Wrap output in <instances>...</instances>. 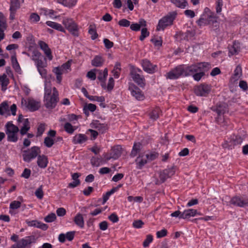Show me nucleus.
<instances>
[{
    "label": "nucleus",
    "mask_w": 248,
    "mask_h": 248,
    "mask_svg": "<svg viewBox=\"0 0 248 248\" xmlns=\"http://www.w3.org/2000/svg\"><path fill=\"white\" fill-rule=\"evenodd\" d=\"M183 70L184 77L193 76L203 67L207 69L211 68V64L207 62H199L191 65H181Z\"/></svg>",
    "instance_id": "f257e3e1"
},
{
    "label": "nucleus",
    "mask_w": 248,
    "mask_h": 248,
    "mask_svg": "<svg viewBox=\"0 0 248 248\" xmlns=\"http://www.w3.org/2000/svg\"><path fill=\"white\" fill-rule=\"evenodd\" d=\"M18 127L14 125L12 122H8L5 125V133L7 136V140L9 142H16L17 141Z\"/></svg>",
    "instance_id": "f03ea898"
},
{
    "label": "nucleus",
    "mask_w": 248,
    "mask_h": 248,
    "mask_svg": "<svg viewBox=\"0 0 248 248\" xmlns=\"http://www.w3.org/2000/svg\"><path fill=\"white\" fill-rule=\"evenodd\" d=\"M177 15L176 12H172L168 13L166 16L159 20L156 27V30H164L167 27L172 25L174 20Z\"/></svg>",
    "instance_id": "7ed1b4c3"
},
{
    "label": "nucleus",
    "mask_w": 248,
    "mask_h": 248,
    "mask_svg": "<svg viewBox=\"0 0 248 248\" xmlns=\"http://www.w3.org/2000/svg\"><path fill=\"white\" fill-rule=\"evenodd\" d=\"M40 153V148L38 146H34L30 149L23 151V159L25 162H30L31 160L38 157Z\"/></svg>",
    "instance_id": "20e7f679"
},
{
    "label": "nucleus",
    "mask_w": 248,
    "mask_h": 248,
    "mask_svg": "<svg viewBox=\"0 0 248 248\" xmlns=\"http://www.w3.org/2000/svg\"><path fill=\"white\" fill-rule=\"evenodd\" d=\"M59 100L58 92L55 87H53L51 96L44 98V105L47 108L51 109L55 108Z\"/></svg>",
    "instance_id": "39448f33"
},
{
    "label": "nucleus",
    "mask_w": 248,
    "mask_h": 248,
    "mask_svg": "<svg viewBox=\"0 0 248 248\" xmlns=\"http://www.w3.org/2000/svg\"><path fill=\"white\" fill-rule=\"evenodd\" d=\"M36 239L33 235L26 236L21 239L16 244H15L10 248H31V245L35 243Z\"/></svg>",
    "instance_id": "423d86ee"
},
{
    "label": "nucleus",
    "mask_w": 248,
    "mask_h": 248,
    "mask_svg": "<svg viewBox=\"0 0 248 248\" xmlns=\"http://www.w3.org/2000/svg\"><path fill=\"white\" fill-rule=\"evenodd\" d=\"M62 24L65 28L74 36L79 35V28L77 23L72 18H65L62 20Z\"/></svg>",
    "instance_id": "0eeeda50"
},
{
    "label": "nucleus",
    "mask_w": 248,
    "mask_h": 248,
    "mask_svg": "<svg viewBox=\"0 0 248 248\" xmlns=\"http://www.w3.org/2000/svg\"><path fill=\"white\" fill-rule=\"evenodd\" d=\"M142 71L135 67H131L130 69V75L133 80L140 87H144L145 85V80L144 77L140 75Z\"/></svg>",
    "instance_id": "6e6552de"
},
{
    "label": "nucleus",
    "mask_w": 248,
    "mask_h": 248,
    "mask_svg": "<svg viewBox=\"0 0 248 248\" xmlns=\"http://www.w3.org/2000/svg\"><path fill=\"white\" fill-rule=\"evenodd\" d=\"M211 86L206 83H202L196 86L194 88L195 94L199 96H207L210 93Z\"/></svg>",
    "instance_id": "1a4fd4ad"
},
{
    "label": "nucleus",
    "mask_w": 248,
    "mask_h": 248,
    "mask_svg": "<svg viewBox=\"0 0 248 248\" xmlns=\"http://www.w3.org/2000/svg\"><path fill=\"white\" fill-rule=\"evenodd\" d=\"M175 169L176 167L172 166L160 171L159 175L160 181L162 183H164L168 178H170L175 174Z\"/></svg>",
    "instance_id": "9d476101"
},
{
    "label": "nucleus",
    "mask_w": 248,
    "mask_h": 248,
    "mask_svg": "<svg viewBox=\"0 0 248 248\" xmlns=\"http://www.w3.org/2000/svg\"><path fill=\"white\" fill-rule=\"evenodd\" d=\"M183 70L182 65H180L168 72L166 78L170 79H176L181 76L184 77Z\"/></svg>",
    "instance_id": "9b49d317"
},
{
    "label": "nucleus",
    "mask_w": 248,
    "mask_h": 248,
    "mask_svg": "<svg viewBox=\"0 0 248 248\" xmlns=\"http://www.w3.org/2000/svg\"><path fill=\"white\" fill-rule=\"evenodd\" d=\"M131 92V95L138 100H142L144 96L141 91L137 86L133 83L130 84L128 88Z\"/></svg>",
    "instance_id": "f8f14e48"
},
{
    "label": "nucleus",
    "mask_w": 248,
    "mask_h": 248,
    "mask_svg": "<svg viewBox=\"0 0 248 248\" xmlns=\"http://www.w3.org/2000/svg\"><path fill=\"white\" fill-rule=\"evenodd\" d=\"M10 20H14L16 11L20 8V2L19 0H11L10 2Z\"/></svg>",
    "instance_id": "ddd939ff"
},
{
    "label": "nucleus",
    "mask_w": 248,
    "mask_h": 248,
    "mask_svg": "<svg viewBox=\"0 0 248 248\" xmlns=\"http://www.w3.org/2000/svg\"><path fill=\"white\" fill-rule=\"evenodd\" d=\"M248 197H244L239 196H235L233 197L230 201V203L234 206L240 207H244L246 206L247 203V199Z\"/></svg>",
    "instance_id": "4468645a"
},
{
    "label": "nucleus",
    "mask_w": 248,
    "mask_h": 248,
    "mask_svg": "<svg viewBox=\"0 0 248 248\" xmlns=\"http://www.w3.org/2000/svg\"><path fill=\"white\" fill-rule=\"evenodd\" d=\"M215 14H211V15H203L197 21V23L198 26L202 27L206 25H210L211 21V17L214 16Z\"/></svg>",
    "instance_id": "2eb2a0df"
},
{
    "label": "nucleus",
    "mask_w": 248,
    "mask_h": 248,
    "mask_svg": "<svg viewBox=\"0 0 248 248\" xmlns=\"http://www.w3.org/2000/svg\"><path fill=\"white\" fill-rule=\"evenodd\" d=\"M211 109L216 112L218 116L223 115L226 112L228 111V106L225 103L217 104L216 106L212 107Z\"/></svg>",
    "instance_id": "dca6fc26"
},
{
    "label": "nucleus",
    "mask_w": 248,
    "mask_h": 248,
    "mask_svg": "<svg viewBox=\"0 0 248 248\" xmlns=\"http://www.w3.org/2000/svg\"><path fill=\"white\" fill-rule=\"evenodd\" d=\"M141 64L143 70L146 72L152 74L155 72L156 66L153 65L149 60L147 59L143 60Z\"/></svg>",
    "instance_id": "f3484780"
},
{
    "label": "nucleus",
    "mask_w": 248,
    "mask_h": 248,
    "mask_svg": "<svg viewBox=\"0 0 248 248\" xmlns=\"http://www.w3.org/2000/svg\"><path fill=\"white\" fill-rule=\"evenodd\" d=\"M94 70L96 71L98 73L97 78L101 82L102 87L105 88V81L108 75V69L106 68L103 71L97 69H94Z\"/></svg>",
    "instance_id": "a211bd4d"
},
{
    "label": "nucleus",
    "mask_w": 248,
    "mask_h": 248,
    "mask_svg": "<svg viewBox=\"0 0 248 248\" xmlns=\"http://www.w3.org/2000/svg\"><path fill=\"white\" fill-rule=\"evenodd\" d=\"M91 126L93 128L98 130L101 133H105L108 129V126L105 124H101L99 121H93L91 124Z\"/></svg>",
    "instance_id": "6ab92c4d"
},
{
    "label": "nucleus",
    "mask_w": 248,
    "mask_h": 248,
    "mask_svg": "<svg viewBox=\"0 0 248 248\" xmlns=\"http://www.w3.org/2000/svg\"><path fill=\"white\" fill-rule=\"evenodd\" d=\"M38 45L40 48L43 50L49 60H52L53 57L51 54V51L49 48L48 45L42 41H39L38 42Z\"/></svg>",
    "instance_id": "aec40b11"
},
{
    "label": "nucleus",
    "mask_w": 248,
    "mask_h": 248,
    "mask_svg": "<svg viewBox=\"0 0 248 248\" xmlns=\"http://www.w3.org/2000/svg\"><path fill=\"white\" fill-rule=\"evenodd\" d=\"M26 222L29 226L35 227L44 231L46 230L48 227L47 224L37 220L27 221Z\"/></svg>",
    "instance_id": "412c9836"
},
{
    "label": "nucleus",
    "mask_w": 248,
    "mask_h": 248,
    "mask_svg": "<svg viewBox=\"0 0 248 248\" xmlns=\"http://www.w3.org/2000/svg\"><path fill=\"white\" fill-rule=\"evenodd\" d=\"M197 214L200 215V214L197 212V210L188 209L185 210L183 212H182V215L180 216V218H189L191 217H194Z\"/></svg>",
    "instance_id": "4be33fe9"
},
{
    "label": "nucleus",
    "mask_w": 248,
    "mask_h": 248,
    "mask_svg": "<svg viewBox=\"0 0 248 248\" xmlns=\"http://www.w3.org/2000/svg\"><path fill=\"white\" fill-rule=\"evenodd\" d=\"M40 107V103L32 98L28 99V109L31 111H35Z\"/></svg>",
    "instance_id": "5701e85b"
},
{
    "label": "nucleus",
    "mask_w": 248,
    "mask_h": 248,
    "mask_svg": "<svg viewBox=\"0 0 248 248\" xmlns=\"http://www.w3.org/2000/svg\"><path fill=\"white\" fill-rule=\"evenodd\" d=\"M48 158L45 155H40L37 157V164L42 169L46 168L48 164Z\"/></svg>",
    "instance_id": "b1692460"
},
{
    "label": "nucleus",
    "mask_w": 248,
    "mask_h": 248,
    "mask_svg": "<svg viewBox=\"0 0 248 248\" xmlns=\"http://www.w3.org/2000/svg\"><path fill=\"white\" fill-rule=\"evenodd\" d=\"M88 138L85 135L78 134L73 137L72 142L75 144H81L86 142Z\"/></svg>",
    "instance_id": "393cba45"
},
{
    "label": "nucleus",
    "mask_w": 248,
    "mask_h": 248,
    "mask_svg": "<svg viewBox=\"0 0 248 248\" xmlns=\"http://www.w3.org/2000/svg\"><path fill=\"white\" fill-rule=\"evenodd\" d=\"M229 56H232L237 54L240 51L239 44L234 41L232 46H228Z\"/></svg>",
    "instance_id": "a878e982"
},
{
    "label": "nucleus",
    "mask_w": 248,
    "mask_h": 248,
    "mask_svg": "<svg viewBox=\"0 0 248 248\" xmlns=\"http://www.w3.org/2000/svg\"><path fill=\"white\" fill-rule=\"evenodd\" d=\"M105 62V59L100 55H96L92 60L91 63L95 67L102 66Z\"/></svg>",
    "instance_id": "bb28decb"
},
{
    "label": "nucleus",
    "mask_w": 248,
    "mask_h": 248,
    "mask_svg": "<svg viewBox=\"0 0 248 248\" xmlns=\"http://www.w3.org/2000/svg\"><path fill=\"white\" fill-rule=\"evenodd\" d=\"M122 148L120 145L114 146L111 150V155H112V159H117L122 155Z\"/></svg>",
    "instance_id": "cd10ccee"
},
{
    "label": "nucleus",
    "mask_w": 248,
    "mask_h": 248,
    "mask_svg": "<svg viewBox=\"0 0 248 248\" xmlns=\"http://www.w3.org/2000/svg\"><path fill=\"white\" fill-rule=\"evenodd\" d=\"M30 129V122L28 119H25L24 120V122L23 123V126L19 130L20 133L21 135H26L27 133V132Z\"/></svg>",
    "instance_id": "c85d7f7f"
},
{
    "label": "nucleus",
    "mask_w": 248,
    "mask_h": 248,
    "mask_svg": "<svg viewBox=\"0 0 248 248\" xmlns=\"http://www.w3.org/2000/svg\"><path fill=\"white\" fill-rule=\"evenodd\" d=\"M46 24L49 27H51L52 28H53L55 30H57L59 31H61L62 32H64L65 30L62 27V26L59 23H57L56 22H54L51 21H48L46 22Z\"/></svg>",
    "instance_id": "c756f323"
},
{
    "label": "nucleus",
    "mask_w": 248,
    "mask_h": 248,
    "mask_svg": "<svg viewBox=\"0 0 248 248\" xmlns=\"http://www.w3.org/2000/svg\"><path fill=\"white\" fill-rule=\"evenodd\" d=\"M74 221L75 224L79 226L80 228H82L84 225V221L82 215L78 213L74 217Z\"/></svg>",
    "instance_id": "7c9ffc66"
},
{
    "label": "nucleus",
    "mask_w": 248,
    "mask_h": 248,
    "mask_svg": "<svg viewBox=\"0 0 248 248\" xmlns=\"http://www.w3.org/2000/svg\"><path fill=\"white\" fill-rule=\"evenodd\" d=\"M209 69H207L206 67H203L202 69H200L199 71L196 72L193 75V78L194 80L199 81L205 75V72L207 71Z\"/></svg>",
    "instance_id": "2f4dec72"
},
{
    "label": "nucleus",
    "mask_w": 248,
    "mask_h": 248,
    "mask_svg": "<svg viewBox=\"0 0 248 248\" xmlns=\"http://www.w3.org/2000/svg\"><path fill=\"white\" fill-rule=\"evenodd\" d=\"M9 83V80L5 74L0 76V84L2 86V90L5 91Z\"/></svg>",
    "instance_id": "473e14b6"
},
{
    "label": "nucleus",
    "mask_w": 248,
    "mask_h": 248,
    "mask_svg": "<svg viewBox=\"0 0 248 248\" xmlns=\"http://www.w3.org/2000/svg\"><path fill=\"white\" fill-rule=\"evenodd\" d=\"M58 2L68 7H72L75 6L77 3V0H56Z\"/></svg>",
    "instance_id": "72a5a7b5"
},
{
    "label": "nucleus",
    "mask_w": 248,
    "mask_h": 248,
    "mask_svg": "<svg viewBox=\"0 0 248 248\" xmlns=\"http://www.w3.org/2000/svg\"><path fill=\"white\" fill-rule=\"evenodd\" d=\"M211 18H212V19H211L210 25H209V27L213 31H216L219 28V23L217 21V17L215 15L214 16L211 17Z\"/></svg>",
    "instance_id": "f704fd0d"
},
{
    "label": "nucleus",
    "mask_w": 248,
    "mask_h": 248,
    "mask_svg": "<svg viewBox=\"0 0 248 248\" xmlns=\"http://www.w3.org/2000/svg\"><path fill=\"white\" fill-rule=\"evenodd\" d=\"M11 62L13 68L16 72L19 73L21 71V68L17 62L16 55L12 56Z\"/></svg>",
    "instance_id": "c9c22d12"
},
{
    "label": "nucleus",
    "mask_w": 248,
    "mask_h": 248,
    "mask_svg": "<svg viewBox=\"0 0 248 248\" xmlns=\"http://www.w3.org/2000/svg\"><path fill=\"white\" fill-rule=\"evenodd\" d=\"M137 168L138 169H141L147 163L146 159L143 158L140 156L138 157L135 160Z\"/></svg>",
    "instance_id": "e433bc0d"
},
{
    "label": "nucleus",
    "mask_w": 248,
    "mask_h": 248,
    "mask_svg": "<svg viewBox=\"0 0 248 248\" xmlns=\"http://www.w3.org/2000/svg\"><path fill=\"white\" fill-rule=\"evenodd\" d=\"M171 2L174 4L176 7L184 9L187 5L186 0H170Z\"/></svg>",
    "instance_id": "4c0bfd02"
},
{
    "label": "nucleus",
    "mask_w": 248,
    "mask_h": 248,
    "mask_svg": "<svg viewBox=\"0 0 248 248\" xmlns=\"http://www.w3.org/2000/svg\"><path fill=\"white\" fill-rule=\"evenodd\" d=\"M160 110L159 108H155L150 113V118L153 120H156L159 116Z\"/></svg>",
    "instance_id": "58836bf2"
},
{
    "label": "nucleus",
    "mask_w": 248,
    "mask_h": 248,
    "mask_svg": "<svg viewBox=\"0 0 248 248\" xmlns=\"http://www.w3.org/2000/svg\"><path fill=\"white\" fill-rule=\"evenodd\" d=\"M88 32L91 35V37L92 40H95L98 36L94 25H91L90 26Z\"/></svg>",
    "instance_id": "ea45409f"
},
{
    "label": "nucleus",
    "mask_w": 248,
    "mask_h": 248,
    "mask_svg": "<svg viewBox=\"0 0 248 248\" xmlns=\"http://www.w3.org/2000/svg\"><path fill=\"white\" fill-rule=\"evenodd\" d=\"M52 88L50 82H46L45 87L44 98L52 95Z\"/></svg>",
    "instance_id": "a19ab883"
},
{
    "label": "nucleus",
    "mask_w": 248,
    "mask_h": 248,
    "mask_svg": "<svg viewBox=\"0 0 248 248\" xmlns=\"http://www.w3.org/2000/svg\"><path fill=\"white\" fill-rule=\"evenodd\" d=\"M8 110V105L4 101L0 104V115H3Z\"/></svg>",
    "instance_id": "79ce46f5"
},
{
    "label": "nucleus",
    "mask_w": 248,
    "mask_h": 248,
    "mask_svg": "<svg viewBox=\"0 0 248 248\" xmlns=\"http://www.w3.org/2000/svg\"><path fill=\"white\" fill-rule=\"evenodd\" d=\"M7 27L6 18L3 14L0 12V29H6Z\"/></svg>",
    "instance_id": "37998d69"
},
{
    "label": "nucleus",
    "mask_w": 248,
    "mask_h": 248,
    "mask_svg": "<svg viewBox=\"0 0 248 248\" xmlns=\"http://www.w3.org/2000/svg\"><path fill=\"white\" fill-rule=\"evenodd\" d=\"M64 129L66 132L70 134H73L76 129L70 123L68 122L65 124Z\"/></svg>",
    "instance_id": "c03bdc74"
},
{
    "label": "nucleus",
    "mask_w": 248,
    "mask_h": 248,
    "mask_svg": "<svg viewBox=\"0 0 248 248\" xmlns=\"http://www.w3.org/2000/svg\"><path fill=\"white\" fill-rule=\"evenodd\" d=\"M242 75V68L239 65H237L234 70L233 78L238 79Z\"/></svg>",
    "instance_id": "a18cd8bd"
},
{
    "label": "nucleus",
    "mask_w": 248,
    "mask_h": 248,
    "mask_svg": "<svg viewBox=\"0 0 248 248\" xmlns=\"http://www.w3.org/2000/svg\"><path fill=\"white\" fill-rule=\"evenodd\" d=\"M102 159L101 158L93 157L91 159V163L93 166H99L102 164Z\"/></svg>",
    "instance_id": "49530a36"
},
{
    "label": "nucleus",
    "mask_w": 248,
    "mask_h": 248,
    "mask_svg": "<svg viewBox=\"0 0 248 248\" xmlns=\"http://www.w3.org/2000/svg\"><path fill=\"white\" fill-rule=\"evenodd\" d=\"M43 186L41 185L35 191V195L39 199H42L44 196Z\"/></svg>",
    "instance_id": "de8ad7c7"
},
{
    "label": "nucleus",
    "mask_w": 248,
    "mask_h": 248,
    "mask_svg": "<svg viewBox=\"0 0 248 248\" xmlns=\"http://www.w3.org/2000/svg\"><path fill=\"white\" fill-rule=\"evenodd\" d=\"M46 124H40L37 127V132L36 137H40L42 135L45 130Z\"/></svg>",
    "instance_id": "09e8293b"
},
{
    "label": "nucleus",
    "mask_w": 248,
    "mask_h": 248,
    "mask_svg": "<svg viewBox=\"0 0 248 248\" xmlns=\"http://www.w3.org/2000/svg\"><path fill=\"white\" fill-rule=\"evenodd\" d=\"M158 154L155 152H152L146 155V157L147 159L150 161H153L158 156Z\"/></svg>",
    "instance_id": "8fccbe9b"
},
{
    "label": "nucleus",
    "mask_w": 248,
    "mask_h": 248,
    "mask_svg": "<svg viewBox=\"0 0 248 248\" xmlns=\"http://www.w3.org/2000/svg\"><path fill=\"white\" fill-rule=\"evenodd\" d=\"M54 143V140L49 137H46L44 139V144L46 146L50 148L53 146Z\"/></svg>",
    "instance_id": "3c124183"
},
{
    "label": "nucleus",
    "mask_w": 248,
    "mask_h": 248,
    "mask_svg": "<svg viewBox=\"0 0 248 248\" xmlns=\"http://www.w3.org/2000/svg\"><path fill=\"white\" fill-rule=\"evenodd\" d=\"M127 200L129 202H141L143 201V198L141 196H137V197H133L132 196H129L127 197Z\"/></svg>",
    "instance_id": "603ef678"
},
{
    "label": "nucleus",
    "mask_w": 248,
    "mask_h": 248,
    "mask_svg": "<svg viewBox=\"0 0 248 248\" xmlns=\"http://www.w3.org/2000/svg\"><path fill=\"white\" fill-rule=\"evenodd\" d=\"M56 219V215L54 213H51L46 216L44 220L46 222H52Z\"/></svg>",
    "instance_id": "864d4df0"
},
{
    "label": "nucleus",
    "mask_w": 248,
    "mask_h": 248,
    "mask_svg": "<svg viewBox=\"0 0 248 248\" xmlns=\"http://www.w3.org/2000/svg\"><path fill=\"white\" fill-rule=\"evenodd\" d=\"M149 35V32L147 31V28H142L141 31V35L140 37V40L143 41L146 37Z\"/></svg>",
    "instance_id": "5fc2aeb1"
},
{
    "label": "nucleus",
    "mask_w": 248,
    "mask_h": 248,
    "mask_svg": "<svg viewBox=\"0 0 248 248\" xmlns=\"http://www.w3.org/2000/svg\"><path fill=\"white\" fill-rule=\"evenodd\" d=\"M89 99L91 101L97 102H105V97L102 96H97L91 95V96L89 97Z\"/></svg>",
    "instance_id": "6e6d98bb"
},
{
    "label": "nucleus",
    "mask_w": 248,
    "mask_h": 248,
    "mask_svg": "<svg viewBox=\"0 0 248 248\" xmlns=\"http://www.w3.org/2000/svg\"><path fill=\"white\" fill-rule=\"evenodd\" d=\"M21 202L14 201L11 202L10 204V208L12 209H17L21 206Z\"/></svg>",
    "instance_id": "4d7b16f0"
},
{
    "label": "nucleus",
    "mask_w": 248,
    "mask_h": 248,
    "mask_svg": "<svg viewBox=\"0 0 248 248\" xmlns=\"http://www.w3.org/2000/svg\"><path fill=\"white\" fill-rule=\"evenodd\" d=\"M232 140L233 141L234 144L236 145L241 144L243 142V138L240 136L237 135L233 136Z\"/></svg>",
    "instance_id": "13d9d810"
},
{
    "label": "nucleus",
    "mask_w": 248,
    "mask_h": 248,
    "mask_svg": "<svg viewBox=\"0 0 248 248\" xmlns=\"http://www.w3.org/2000/svg\"><path fill=\"white\" fill-rule=\"evenodd\" d=\"M118 24L121 27H127L130 26V22L126 19H122L119 20Z\"/></svg>",
    "instance_id": "bf43d9fd"
},
{
    "label": "nucleus",
    "mask_w": 248,
    "mask_h": 248,
    "mask_svg": "<svg viewBox=\"0 0 248 248\" xmlns=\"http://www.w3.org/2000/svg\"><path fill=\"white\" fill-rule=\"evenodd\" d=\"M41 57V54L38 51L34 50L32 52L31 59L35 62Z\"/></svg>",
    "instance_id": "052dcab7"
},
{
    "label": "nucleus",
    "mask_w": 248,
    "mask_h": 248,
    "mask_svg": "<svg viewBox=\"0 0 248 248\" xmlns=\"http://www.w3.org/2000/svg\"><path fill=\"white\" fill-rule=\"evenodd\" d=\"M153 241V236L152 235L149 234L146 236V239L144 241L143 243V246L144 247H147L149 246V244L151 243Z\"/></svg>",
    "instance_id": "680f3d73"
},
{
    "label": "nucleus",
    "mask_w": 248,
    "mask_h": 248,
    "mask_svg": "<svg viewBox=\"0 0 248 248\" xmlns=\"http://www.w3.org/2000/svg\"><path fill=\"white\" fill-rule=\"evenodd\" d=\"M95 72H96V71H94V69L89 71L87 74V78L93 80H95L96 79V74Z\"/></svg>",
    "instance_id": "e2e57ef3"
},
{
    "label": "nucleus",
    "mask_w": 248,
    "mask_h": 248,
    "mask_svg": "<svg viewBox=\"0 0 248 248\" xmlns=\"http://www.w3.org/2000/svg\"><path fill=\"white\" fill-rule=\"evenodd\" d=\"M216 12L218 14L221 12L222 6L223 5L222 0H217L216 1Z\"/></svg>",
    "instance_id": "0e129e2a"
},
{
    "label": "nucleus",
    "mask_w": 248,
    "mask_h": 248,
    "mask_svg": "<svg viewBox=\"0 0 248 248\" xmlns=\"http://www.w3.org/2000/svg\"><path fill=\"white\" fill-rule=\"evenodd\" d=\"M41 58H42L41 57L39 59H38L35 62L37 68L45 67L46 66V62H44V61L42 60Z\"/></svg>",
    "instance_id": "69168bd1"
},
{
    "label": "nucleus",
    "mask_w": 248,
    "mask_h": 248,
    "mask_svg": "<svg viewBox=\"0 0 248 248\" xmlns=\"http://www.w3.org/2000/svg\"><path fill=\"white\" fill-rule=\"evenodd\" d=\"M144 224V222L141 220H135L133 223V226L135 228H140Z\"/></svg>",
    "instance_id": "338daca9"
},
{
    "label": "nucleus",
    "mask_w": 248,
    "mask_h": 248,
    "mask_svg": "<svg viewBox=\"0 0 248 248\" xmlns=\"http://www.w3.org/2000/svg\"><path fill=\"white\" fill-rule=\"evenodd\" d=\"M105 47L107 49H110L113 46V43L109 41L108 39L105 38L103 40Z\"/></svg>",
    "instance_id": "774afa93"
}]
</instances>
